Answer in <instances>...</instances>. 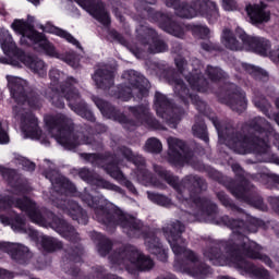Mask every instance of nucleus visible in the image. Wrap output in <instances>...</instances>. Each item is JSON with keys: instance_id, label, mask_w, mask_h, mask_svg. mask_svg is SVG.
<instances>
[{"instance_id": "24", "label": "nucleus", "mask_w": 279, "mask_h": 279, "mask_svg": "<svg viewBox=\"0 0 279 279\" xmlns=\"http://www.w3.org/2000/svg\"><path fill=\"white\" fill-rule=\"evenodd\" d=\"M174 94L183 101V104H189V99H191L193 104H196L201 112L206 110V102L199 100L197 96L189 94V90L186 89V86H184V82L182 80H174Z\"/></svg>"}, {"instance_id": "4", "label": "nucleus", "mask_w": 279, "mask_h": 279, "mask_svg": "<svg viewBox=\"0 0 279 279\" xmlns=\"http://www.w3.org/2000/svg\"><path fill=\"white\" fill-rule=\"evenodd\" d=\"M82 199L87 206L95 208L96 219L100 221V223L107 226H110V223H119L121 228H123V232L129 236H138L141 234L143 230V222L141 220L114 209L104 207V205H99L102 201L100 199L97 203L90 194H83Z\"/></svg>"}, {"instance_id": "40", "label": "nucleus", "mask_w": 279, "mask_h": 279, "mask_svg": "<svg viewBox=\"0 0 279 279\" xmlns=\"http://www.w3.org/2000/svg\"><path fill=\"white\" fill-rule=\"evenodd\" d=\"M100 242L98 243V253L100 256H106L110 250H112V242L104 235H99Z\"/></svg>"}, {"instance_id": "35", "label": "nucleus", "mask_w": 279, "mask_h": 279, "mask_svg": "<svg viewBox=\"0 0 279 279\" xmlns=\"http://www.w3.org/2000/svg\"><path fill=\"white\" fill-rule=\"evenodd\" d=\"M40 243L45 252H58V250H62V242L49 235H43Z\"/></svg>"}, {"instance_id": "11", "label": "nucleus", "mask_w": 279, "mask_h": 279, "mask_svg": "<svg viewBox=\"0 0 279 279\" xmlns=\"http://www.w3.org/2000/svg\"><path fill=\"white\" fill-rule=\"evenodd\" d=\"M28 21L29 22L24 20H14L11 24V29H13L15 34L22 36L20 43L22 45H27V40H31L34 45L35 51H38L39 53H47V56H52L53 58H60L58 52H56L53 45H51V43L47 40V37L41 33L34 29L32 20Z\"/></svg>"}, {"instance_id": "22", "label": "nucleus", "mask_w": 279, "mask_h": 279, "mask_svg": "<svg viewBox=\"0 0 279 279\" xmlns=\"http://www.w3.org/2000/svg\"><path fill=\"white\" fill-rule=\"evenodd\" d=\"M0 250L10 254L11 258L17 263H25L32 258L29 248L19 243L0 242Z\"/></svg>"}, {"instance_id": "12", "label": "nucleus", "mask_w": 279, "mask_h": 279, "mask_svg": "<svg viewBox=\"0 0 279 279\" xmlns=\"http://www.w3.org/2000/svg\"><path fill=\"white\" fill-rule=\"evenodd\" d=\"M110 260L113 265L124 267L130 274L134 271H149L154 267V260L137 251L135 246H123L119 251H116Z\"/></svg>"}, {"instance_id": "25", "label": "nucleus", "mask_w": 279, "mask_h": 279, "mask_svg": "<svg viewBox=\"0 0 279 279\" xmlns=\"http://www.w3.org/2000/svg\"><path fill=\"white\" fill-rule=\"evenodd\" d=\"M97 88L101 90H110V88H114V74L112 71L108 70V68H99L95 71L92 76Z\"/></svg>"}, {"instance_id": "10", "label": "nucleus", "mask_w": 279, "mask_h": 279, "mask_svg": "<svg viewBox=\"0 0 279 279\" xmlns=\"http://www.w3.org/2000/svg\"><path fill=\"white\" fill-rule=\"evenodd\" d=\"M73 84H77V81L70 77L66 80L65 85L61 86V93L53 92L50 98L52 106H56V108H64V98H62V95H64L66 101H69V107L73 112L83 119H87V121H95V116L88 110V106L82 100L80 93L73 88Z\"/></svg>"}, {"instance_id": "17", "label": "nucleus", "mask_w": 279, "mask_h": 279, "mask_svg": "<svg viewBox=\"0 0 279 279\" xmlns=\"http://www.w3.org/2000/svg\"><path fill=\"white\" fill-rule=\"evenodd\" d=\"M175 64L179 71H181V73L185 76V80L189 82L192 90H196L197 93H206V90H208V81L204 78L199 70H193L186 74V60L183 58L175 59Z\"/></svg>"}, {"instance_id": "39", "label": "nucleus", "mask_w": 279, "mask_h": 279, "mask_svg": "<svg viewBox=\"0 0 279 279\" xmlns=\"http://www.w3.org/2000/svg\"><path fill=\"white\" fill-rule=\"evenodd\" d=\"M205 73H206V75L209 76V80H211V82H219V80L225 77L223 71H221V69L215 68L213 65H208L206 68Z\"/></svg>"}, {"instance_id": "19", "label": "nucleus", "mask_w": 279, "mask_h": 279, "mask_svg": "<svg viewBox=\"0 0 279 279\" xmlns=\"http://www.w3.org/2000/svg\"><path fill=\"white\" fill-rule=\"evenodd\" d=\"M11 64L13 66H21V64H25L27 69H31L33 73H36L40 77H45V75H47V64L45 61L38 57L25 54L23 51L19 53L16 59H12Z\"/></svg>"}, {"instance_id": "14", "label": "nucleus", "mask_w": 279, "mask_h": 279, "mask_svg": "<svg viewBox=\"0 0 279 279\" xmlns=\"http://www.w3.org/2000/svg\"><path fill=\"white\" fill-rule=\"evenodd\" d=\"M8 82L11 95L17 104H25L26 101L31 108H40L43 106L38 94L27 86V81L16 76H9Z\"/></svg>"}, {"instance_id": "60", "label": "nucleus", "mask_w": 279, "mask_h": 279, "mask_svg": "<svg viewBox=\"0 0 279 279\" xmlns=\"http://www.w3.org/2000/svg\"><path fill=\"white\" fill-rule=\"evenodd\" d=\"M155 16H156V20H157L159 23H169V16H167V15L160 13V12H157V13L155 14Z\"/></svg>"}, {"instance_id": "38", "label": "nucleus", "mask_w": 279, "mask_h": 279, "mask_svg": "<svg viewBox=\"0 0 279 279\" xmlns=\"http://www.w3.org/2000/svg\"><path fill=\"white\" fill-rule=\"evenodd\" d=\"M147 196L150 202H154V204H157L158 206H165L166 208H169V206L172 204L170 198L162 194L147 192Z\"/></svg>"}, {"instance_id": "13", "label": "nucleus", "mask_w": 279, "mask_h": 279, "mask_svg": "<svg viewBox=\"0 0 279 279\" xmlns=\"http://www.w3.org/2000/svg\"><path fill=\"white\" fill-rule=\"evenodd\" d=\"M123 77L128 80V83L118 87L117 94L111 93L110 95H116V97L122 99V101H130L134 95L138 98L147 95V81H145L143 76H140L134 71H129L123 74Z\"/></svg>"}, {"instance_id": "7", "label": "nucleus", "mask_w": 279, "mask_h": 279, "mask_svg": "<svg viewBox=\"0 0 279 279\" xmlns=\"http://www.w3.org/2000/svg\"><path fill=\"white\" fill-rule=\"evenodd\" d=\"M168 8H173L177 16L181 19H195V16H205L210 23L219 19V9L217 3L211 0H194L192 5L180 3L181 0H163ZM145 3L154 5L156 0H140V10H147Z\"/></svg>"}, {"instance_id": "21", "label": "nucleus", "mask_w": 279, "mask_h": 279, "mask_svg": "<svg viewBox=\"0 0 279 279\" xmlns=\"http://www.w3.org/2000/svg\"><path fill=\"white\" fill-rule=\"evenodd\" d=\"M140 41L144 47L141 49L149 53H162V51H167V44L151 28L147 29L145 37L140 39Z\"/></svg>"}, {"instance_id": "33", "label": "nucleus", "mask_w": 279, "mask_h": 279, "mask_svg": "<svg viewBox=\"0 0 279 279\" xmlns=\"http://www.w3.org/2000/svg\"><path fill=\"white\" fill-rule=\"evenodd\" d=\"M222 45H225V47L231 51H241V49H243V46L239 43V40H236V37H234V34H232L230 28H225L222 31Z\"/></svg>"}, {"instance_id": "48", "label": "nucleus", "mask_w": 279, "mask_h": 279, "mask_svg": "<svg viewBox=\"0 0 279 279\" xmlns=\"http://www.w3.org/2000/svg\"><path fill=\"white\" fill-rule=\"evenodd\" d=\"M245 191H247V181H244L243 185L239 187H233L231 193L235 195V197L243 198L245 197Z\"/></svg>"}, {"instance_id": "2", "label": "nucleus", "mask_w": 279, "mask_h": 279, "mask_svg": "<svg viewBox=\"0 0 279 279\" xmlns=\"http://www.w3.org/2000/svg\"><path fill=\"white\" fill-rule=\"evenodd\" d=\"M12 206L26 213L33 223H37V226H41L43 228H52V230H56V232H59L61 236L69 239V241H77V231H75L73 227L69 226L66 221L56 217L53 213H48L46 220L43 218V215H40V209L36 207V203L32 202L29 198L24 197L15 202L10 198L0 199V210H8V208H12Z\"/></svg>"}, {"instance_id": "36", "label": "nucleus", "mask_w": 279, "mask_h": 279, "mask_svg": "<svg viewBox=\"0 0 279 279\" xmlns=\"http://www.w3.org/2000/svg\"><path fill=\"white\" fill-rule=\"evenodd\" d=\"M12 230L15 232H24L26 234H29L33 239L35 236H38V232L34 231L33 229H27L25 226V221L21 219V217H15L14 221L11 223Z\"/></svg>"}, {"instance_id": "47", "label": "nucleus", "mask_w": 279, "mask_h": 279, "mask_svg": "<svg viewBox=\"0 0 279 279\" xmlns=\"http://www.w3.org/2000/svg\"><path fill=\"white\" fill-rule=\"evenodd\" d=\"M169 34L177 36V38H182L184 36V28L180 24H171L168 28Z\"/></svg>"}, {"instance_id": "50", "label": "nucleus", "mask_w": 279, "mask_h": 279, "mask_svg": "<svg viewBox=\"0 0 279 279\" xmlns=\"http://www.w3.org/2000/svg\"><path fill=\"white\" fill-rule=\"evenodd\" d=\"M222 8L227 10V12H234V10L239 9L235 0H222Z\"/></svg>"}, {"instance_id": "58", "label": "nucleus", "mask_w": 279, "mask_h": 279, "mask_svg": "<svg viewBox=\"0 0 279 279\" xmlns=\"http://www.w3.org/2000/svg\"><path fill=\"white\" fill-rule=\"evenodd\" d=\"M218 199L223 204V206H230V199L225 193H218Z\"/></svg>"}, {"instance_id": "63", "label": "nucleus", "mask_w": 279, "mask_h": 279, "mask_svg": "<svg viewBox=\"0 0 279 279\" xmlns=\"http://www.w3.org/2000/svg\"><path fill=\"white\" fill-rule=\"evenodd\" d=\"M125 186L126 189H129V191H131V193H136V187H134V184H132V182L125 181Z\"/></svg>"}, {"instance_id": "61", "label": "nucleus", "mask_w": 279, "mask_h": 279, "mask_svg": "<svg viewBox=\"0 0 279 279\" xmlns=\"http://www.w3.org/2000/svg\"><path fill=\"white\" fill-rule=\"evenodd\" d=\"M255 208H258L259 210H267V205H265V203L263 202V198H258L255 203H254Z\"/></svg>"}, {"instance_id": "56", "label": "nucleus", "mask_w": 279, "mask_h": 279, "mask_svg": "<svg viewBox=\"0 0 279 279\" xmlns=\"http://www.w3.org/2000/svg\"><path fill=\"white\" fill-rule=\"evenodd\" d=\"M5 143H10V136H8V133L1 128L0 124V144L3 145Z\"/></svg>"}, {"instance_id": "64", "label": "nucleus", "mask_w": 279, "mask_h": 279, "mask_svg": "<svg viewBox=\"0 0 279 279\" xmlns=\"http://www.w3.org/2000/svg\"><path fill=\"white\" fill-rule=\"evenodd\" d=\"M232 171H234V173H243V169H241V166H239V163L232 165Z\"/></svg>"}, {"instance_id": "45", "label": "nucleus", "mask_w": 279, "mask_h": 279, "mask_svg": "<svg viewBox=\"0 0 279 279\" xmlns=\"http://www.w3.org/2000/svg\"><path fill=\"white\" fill-rule=\"evenodd\" d=\"M193 32L196 34V36H199V38H208L210 35V28L203 25L194 26Z\"/></svg>"}, {"instance_id": "32", "label": "nucleus", "mask_w": 279, "mask_h": 279, "mask_svg": "<svg viewBox=\"0 0 279 279\" xmlns=\"http://www.w3.org/2000/svg\"><path fill=\"white\" fill-rule=\"evenodd\" d=\"M130 111L142 123H146L147 125L154 124V118L151 117V113H149V108L147 106L130 107Z\"/></svg>"}, {"instance_id": "43", "label": "nucleus", "mask_w": 279, "mask_h": 279, "mask_svg": "<svg viewBox=\"0 0 279 279\" xmlns=\"http://www.w3.org/2000/svg\"><path fill=\"white\" fill-rule=\"evenodd\" d=\"M252 128L253 130H256V132H258V130H266L267 132H271V124H269V122L263 118H255L253 120Z\"/></svg>"}, {"instance_id": "44", "label": "nucleus", "mask_w": 279, "mask_h": 279, "mask_svg": "<svg viewBox=\"0 0 279 279\" xmlns=\"http://www.w3.org/2000/svg\"><path fill=\"white\" fill-rule=\"evenodd\" d=\"M107 173L111 175L114 180H123V172L119 170V167H117L114 163H110L105 167Z\"/></svg>"}, {"instance_id": "15", "label": "nucleus", "mask_w": 279, "mask_h": 279, "mask_svg": "<svg viewBox=\"0 0 279 279\" xmlns=\"http://www.w3.org/2000/svg\"><path fill=\"white\" fill-rule=\"evenodd\" d=\"M120 154L125 160L135 165L136 171L134 172V177L138 182L146 185L154 184L157 189H165V183L154 180L151 174L147 172V169H145V159L141 155H135L132 153V149L128 147L120 148Z\"/></svg>"}, {"instance_id": "16", "label": "nucleus", "mask_w": 279, "mask_h": 279, "mask_svg": "<svg viewBox=\"0 0 279 279\" xmlns=\"http://www.w3.org/2000/svg\"><path fill=\"white\" fill-rule=\"evenodd\" d=\"M17 116L21 119L22 132H24L26 138H33L35 141H40L43 145H49L47 134L38 129V119H36L32 112L19 111Z\"/></svg>"}, {"instance_id": "42", "label": "nucleus", "mask_w": 279, "mask_h": 279, "mask_svg": "<svg viewBox=\"0 0 279 279\" xmlns=\"http://www.w3.org/2000/svg\"><path fill=\"white\" fill-rule=\"evenodd\" d=\"M0 173H2V178L10 184H14L19 180V174H16L15 170L0 167Z\"/></svg>"}, {"instance_id": "3", "label": "nucleus", "mask_w": 279, "mask_h": 279, "mask_svg": "<svg viewBox=\"0 0 279 279\" xmlns=\"http://www.w3.org/2000/svg\"><path fill=\"white\" fill-rule=\"evenodd\" d=\"M163 232L168 243L172 247V252L177 256L183 255L189 260L183 267V271L189 274V276H193L194 278H206L209 268L199 262V257H197L193 251L186 250V247L180 245V243H182L184 225L177 220L163 228Z\"/></svg>"}, {"instance_id": "37", "label": "nucleus", "mask_w": 279, "mask_h": 279, "mask_svg": "<svg viewBox=\"0 0 279 279\" xmlns=\"http://www.w3.org/2000/svg\"><path fill=\"white\" fill-rule=\"evenodd\" d=\"M144 149L149 154H160L162 151V142L156 137H150L146 141Z\"/></svg>"}, {"instance_id": "23", "label": "nucleus", "mask_w": 279, "mask_h": 279, "mask_svg": "<svg viewBox=\"0 0 279 279\" xmlns=\"http://www.w3.org/2000/svg\"><path fill=\"white\" fill-rule=\"evenodd\" d=\"M78 175L88 184L98 186L99 189H107L108 191H114L116 193H123V190H121V187L101 179L99 174L90 172V170L86 168L81 169Z\"/></svg>"}, {"instance_id": "62", "label": "nucleus", "mask_w": 279, "mask_h": 279, "mask_svg": "<svg viewBox=\"0 0 279 279\" xmlns=\"http://www.w3.org/2000/svg\"><path fill=\"white\" fill-rule=\"evenodd\" d=\"M0 278H2V279H12L13 276H12V272H10L8 270L0 269Z\"/></svg>"}, {"instance_id": "30", "label": "nucleus", "mask_w": 279, "mask_h": 279, "mask_svg": "<svg viewBox=\"0 0 279 279\" xmlns=\"http://www.w3.org/2000/svg\"><path fill=\"white\" fill-rule=\"evenodd\" d=\"M155 108L157 114H159V117H162V119H165L167 114L171 117V114L173 113V105H171V101L167 99V96L162 95L161 93L155 94Z\"/></svg>"}, {"instance_id": "53", "label": "nucleus", "mask_w": 279, "mask_h": 279, "mask_svg": "<svg viewBox=\"0 0 279 279\" xmlns=\"http://www.w3.org/2000/svg\"><path fill=\"white\" fill-rule=\"evenodd\" d=\"M69 254L71 259L74 260V263H80V258L82 256V248L76 247L75 250L70 251Z\"/></svg>"}, {"instance_id": "55", "label": "nucleus", "mask_w": 279, "mask_h": 279, "mask_svg": "<svg viewBox=\"0 0 279 279\" xmlns=\"http://www.w3.org/2000/svg\"><path fill=\"white\" fill-rule=\"evenodd\" d=\"M50 75V80H52V82H60V80H62V76L64 74H61L59 70L52 69L49 73Z\"/></svg>"}, {"instance_id": "28", "label": "nucleus", "mask_w": 279, "mask_h": 279, "mask_svg": "<svg viewBox=\"0 0 279 279\" xmlns=\"http://www.w3.org/2000/svg\"><path fill=\"white\" fill-rule=\"evenodd\" d=\"M231 88L233 92L229 94V100L228 104L230 108L235 110V112H243L247 108V99H245V93L236 85H231Z\"/></svg>"}, {"instance_id": "20", "label": "nucleus", "mask_w": 279, "mask_h": 279, "mask_svg": "<svg viewBox=\"0 0 279 279\" xmlns=\"http://www.w3.org/2000/svg\"><path fill=\"white\" fill-rule=\"evenodd\" d=\"M167 143L171 162L174 165H184V162H187V150L184 141L177 137H168Z\"/></svg>"}, {"instance_id": "54", "label": "nucleus", "mask_w": 279, "mask_h": 279, "mask_svg": "<svg viewBox=\"0 0 279 279\" xmlns=\"http://www.w3.org/2000/svg\"><path fill=\"white\" fill-rule=\"evenodd\" d=\"M85 158L93 165H101V157H98L96 154L85 155Z\"/></svg>"}, {"instance_id": "8", "label": "nucleus", "mask_w": 279, "mask_h": 279, "mask_svg": "<svg viewBox=\"0 0 279 279\" xmlns=\"http://www.w3.org/2000/svg\"><path fill=\"white\" fill-rule=\"evenodd\" d=\"M154 170L159 175V178H161V180H165L168 184H170V186H173V189L179 191V199H185V202H193L196 208H204V203L202 202V198L195 197L197 193L206 190V183L204 182V179L191 174L185 177L182 180L181 185L178 186V177H173V174L167 172V170L160 168L159 166H154Z\"/></svg>"}, {"instance_id": "18", "label": "nucleus", "mask_w": 279, "mask_h": 279, "mask_svg": "<svg viewBox=\"0 0 279 279\" xmlns=\"http://www.w3.org/2000/svg\"><path fill=\"white\" fill-rule=\"evenodd\" d=\"M83 10H86L90 16L96 19L102 25H110V15L106 8L104 7V2L101 0H75Z\"/></svg>"}, {"instance_id": "46", "label": "nucleus", "mask_w": 279, "mask_h": 279, "mask_svg": "<svg viewBox=\"0 0 279 279\" xmlns=\"http://www.w3.org/2000/svg\"><path fill=\"white\" fill-rule=\"evenodd\" d=\"M66 64H70L73 69H77L80 66V61L77 60V57L75 53H68L64 57L61 58Z\"/></svg>"}, {"instance_id": "41", "label": "nucleus", "mask_w": 279, "mask_h": 279, "mask_svg": "<svg viewBox=\"0 0 279 279\" xmlns=\"http://www.w3.org/2000/svg\"><path fill=\"white\" fill-rule=\"evenodd\" d=\"M194 136L202 138L205 143H208V134L206 133V124H194L192 128Z\"/></svg>"}, {"instance_id": "57", "label": "nucleus", "mask_w": 279, "mask_h": 279, "mask_svg": "<svg viewBox=\"0 0 279 279\" xmlns=\"http://www.w3.org/2000/svg\"><path fill=\"white\" fill-rule=\"evenodd\" d=\"M218 199L223 204V206H230V199L225 193H218Z\"/></svg>"}, {"instance_id": "5", "label": "nucleus", "mask_w": 279, "mask_h": 279, "mask_svg": "<svg viewBox=\"0 0 279 279\" xmlns=\"http://www.w3.org/2000/svg\"><path fill=\"white\" fill-rule=\"evenodd\" d=\"M46 130L59 145L65 149H75L77 145H89L92 142L83 133L73 134V120L64 114L46 116Z\"/></svg>"}, {"instance_id": "31", "label": "nucleus", "mask_w": 279, "mask_h": 279, "mask_svg": "<svg viewBox=\"0 0 279 279\" xmlns=\"http://www.w3.org/2000/svg\"><path fill=\"white\" fill-rule=\"evenodd\" d=\"M43 32H47L48 34H56V36H60V38H64L68 43H71V45H75L78 49H82V46L80 45V41L75 39V37L71 36L66 31H63L62 28L53 26L51 23H47L46 25L39 26Z\"/></svg>"}, {"instance_id": "6", "label": "nucleus", "mask_w": 279, "mask_h": 279, "mask_svg": "<svg viewBox=\"0 0 279 279\" xmlns=\"http://www.w3.org/2000/svg\"><path fill=\"white\" fill-rule=\"evenodd\" d=\"M215 128L218 130L220 141L236 154H265L267 151V142L258 135L243 136L236 132L232 125L219 129V123L213 119Z\"/></svg>"}, {"instance_id": "34", "label": "nucleus", "mask_w": 279, "mask_h": 279, "mask_svg": "<svg viewBox=\"0 0 279 279\" xmlns=\"http://www.w3.org/2000/svg\"><path fill=\"white\" fill-rule=\"evenodd\" d=\"M94 102L96 104L97 108H99V110L102 112V114H108V110H109L110 112L109 117H111L116 121H119L120 123H123V121H125V117L123 116L117 117V109H114V107H110V105L104 101V99L95 97Z\"/></svg>"}, {"instance_id": "29", "label": "nucleus", "mask_w": 279, "mask_h": 279, "mask_svg": "<svg viewBox=\"0 0 279 279\" xmlns=\"http://www.w3.org/2000/svg\"><path fill=\"white\" fill-rule=\"evenodd\" d=\"M145 245L150 254H155L162 263L167 262V251L163 250L160 240L154 233H149L145 236Z\"/></svg>"}, {"instance_id": "51", "label": "nucleus", "mask_w": 279, "mask_h": 279, "mask_svg": "<svg viewBox=\"0 0 279 279\" xmlns=\"http://www.w3.org/2000/svg\"><path fill=\"white\" fill-rule=\"evenodd\" d=\"M245 71L247 73H251V75H255V77H258V75H267V72L254 66V65H244Z\"/></svg>"}, {"instance_id": "26", "label": "nucleus", "mask_w": 279, "mask_h": 279, "mask_svg": "<svg viewBox=\"0 0 279 279\" xmlns=\"http://www.w3.org/2000/svg\"><path fill=\"white\" fill-rule=\"evenodd\" d=\"M0 45L1 49L7 56H12L13 60H16L19 54L23 51L16 47V43L12 38L10 31L5 28H0Z\"/></svg>"}, {"instance_id": "59", "label": "nucleus", "mask_w": 279, "mask_h": 279, "mask_svg": "<svg viewBox=\"0 0 279 279\" xmlns=\"http://www.w3.org/2000/svg\"><path fill=\"white\" fill-rule=\"evenodd\" d=\"M111 36L114 40H118V43H120L121 45H125V39L123 38V36L121 34L113 31V32H111Z\"/></svg>"}, {"instance_id": "1", "label": "nucleus", "mask_w": 279, "mask_h": 279, "mask_svg": "<svg viewBox=\"0 0 279 279\" xmlns=\"http://www.w3.org/2000/svg\"><path fill=\"white\" fill-rule=\"evenodd\" d=\"M222 220L228 228L233 230V233L230 241L220 243L213 242L204 250L203 254L207 260H210L213 265H220L221 267H226L227 265L234 267L242 276L269 279V271L263 268H256V266L243 258V256H246L254 260H262V263H265L268 267L274 265L269 256L260 253V250H263L260 245L241 233L243 232V228H245V222L230 219L228 216H225Z\"/></svg>"}, {"instance_id": "49", "label": "nucleus", "mask_w": 279, "mask_h": 279, "mask_svg": "<svg viewBox=\"0 0 279 279\" xmlns=\"http://www.w3.org/2000/svg\"><path fill=\"white\" fill-rule=\"evenodd\" d=\"M17 160L19 165H22L23 169L26 171H34V169H36V165L25 157H20Z\"/></svg>"}, {"instance_id": "27", "label": "nucleus", "mask_w": 279, "mask_h": 279, "mask_svg": "<svg viewBox=\"0 0 279 279\" xmlns=\"http://www.w3.org/2000/svg\"><path fill=\"white\" fill-rule=\"evenodd\" d=\"M246 12L252 23H269L271 13L267 11V5L264 3L246 7Z\"/></svg>"}, {"instance_id": "52", "label": "nucleus", "mask_w": 279, "mask_h": 279, "mask_svg": "<svg viewBox=\"0 0 279 279\" xmlns=\"http://www.w3.org/2000/svg\"><path fill=\"white\" fill-rule=\"evenodd\" d=\"M254 104L256 108H259V110H262V112H267V109L269 108V102H267L265 98H254Z\"/></svg>"}, {"instance_id": "9", "label": "nucleus", "mask_w": 279, "mask_h": 279, "mask_svg": "<svg viewBox=\"0 0 279 279\" xmlns=\"http://www.w3.org/2000/svg\"><path fill=\"white\" fill-rule=\"evenodd\" d=\"M46 178H49L58 195L57 198H52L54 206L57 208H62L66 215L74 219V221L84 225L88 223V216H86V213H84V209H82L77 202L73 199L66 202L62 198V193H65V195H73V193H75V185L62 177L53 178L50 172L46 173Z\"/></svg>"}]
</instances>
